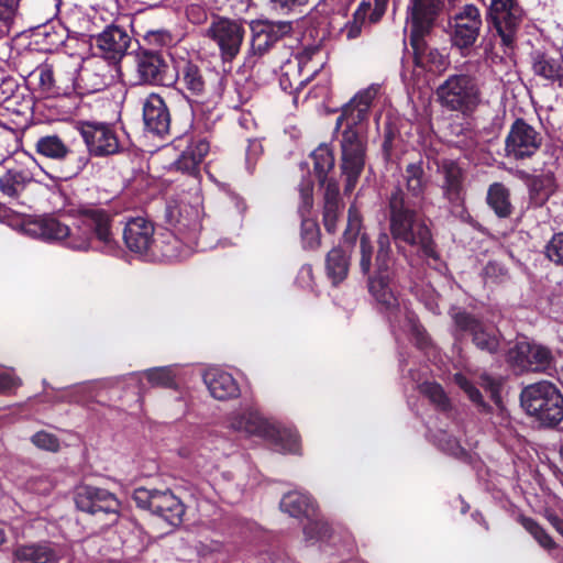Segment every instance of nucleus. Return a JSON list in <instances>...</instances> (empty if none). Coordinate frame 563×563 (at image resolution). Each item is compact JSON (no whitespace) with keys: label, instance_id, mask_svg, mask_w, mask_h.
I'll list each match as a JSON object with an SVG mask.
<instances>
[{"label":"nucleus","instance_id":"36","mask_svg":"<svg viewBox=\"0 0 563 563\" xmlns=\"http://www.w3.org/2000/svg\"><path fill=\"white\" fill-rule=\"evenodd\" d=\"M176 12H183L194 24H202L208 14L216 9V0H167Z\"/></svg>","mask_w":563,"mask_h":563},{"label":"nucleus","instance_id":"12","mask_svg":"<svg viewBox=\"0 0 563 563\" xmlns=\"http://www.w3.org/2000/svg\"><path fill=\"white\" fill-rule=\"evenodd\" d=\"M79 133L90 155L104 157L121 150V142L114 126L103 122H81Z\"/></svg>","mask_w":563,"mask_h":563},{"label":"nucleus","instance_id":"46","mask_svg":"<svg viewBox=\"0 0 563 563\" xmlns=\"http://www.w3.org/2000/svg\"><path fill=\"white\" fill-rule=\"evenodd\" d=\"M20 0H0V31L9 33L19 16Z\"/></svg>","mask_w":563,"mask_h":563},{"label":"nucleus","instance_id":"54","mask_svg":"<svg viewBox=\"0 0 563 563\" xmlns=\"http://www.w3.org/2000/svg\"><path fill=\"white\" fill-rule=\"evenodd\" d=\"M455 384L464 390L468 398L477 404H482V395L479 390L461 373L454 375Z\"/></svg>","mask_w":563,"mask_h":563},{"label":"nucleus","instance_id":"56","mask_svg":"<svg viewBox=\"0 0 563 563\" xmlns=\"http://www.w3.org/2000/svg\"><path fill=\"white\" fill-rule=\"evenodd\" d=\"M146 40L158 46L168 45L173 41L170 33L166 30L150 31L146 34Z\"/></svg>","mask_w":563,"mask_h":563},{"label":"nucleus","instance_id":"3","mask_svg":"<svg viewBox=\"0 0 563 563\" xmlns=\"http://www.w3.org/2000/svg\"><path fill=\"white\" fill-rule=\"evenodd\" d=\"M227 424L230 429L247 437H258L269 442L276 450L284 453L299 452V435L296 430L280 428L265 419L253 407H243L232 411Z\"/></svg>","mask_w":563,"mask_h":563},{"label":"nucleus","instance_id":"41","mask_svg":"<svg viewBox=\"0 0 563 563\" xmlns=\"http://www.w3.org/2000/svg\"><path fill=\"white\" fill-rule=\"evenodd\" d=\"M487 203L499 218H507L512 212L509 190L500 183L489 186Z\"/></svg>","mask_w":563,"mask_h":563},{"label":"nucleus","instance_id":"18","mask_svg":"<svg viewBox=\"0 0 563 563\" xmlns=\"http://www.w3.org/2000/svg\"><path fill=\"white\" fill-rule=\"evenodd\" d=\"M157 235L154 224L143 217L131 218L126 221L123 230V241L126 247L144 257H152Z\"/></svg>","mask_w":563,"mask_h":563},{"label":"nucleus","instance_id":"29","mask_svg":"<svg viewBox=\"0 0 563 563\" xmlns=\"http://www.w3.org/2000/svg\"><path fill=\"white\" fill-rule=\"evenodd\" d=\"M13 556L22 563H58L62 559V549L49 541L33 542L16 545Z\"/></svg>","mask_w":563,"mask_h":563},{"label":"nucleus","instance_id":"61","mask_svg":"<svg viewBox=\"0 0 563 563\" xmlns=\"http://www.w3.org/2000/svg\"><path fill=\"white\" fill-rule=\"evenodd\" d=\"M351 0H322V5L342 16L345 15Z\"/></svg>","mask_w":563,"mask_h":563},{"label":"nucleus","instance_id":"28","mask_svg":"<svg viewBox=\"0 0 563 563\" xmlns=\"http://www.w3.org/2000/svg\"><path fill=\"white\" fill-rule=\"evenodd\" d=\"M388 1L375 0L373 10L369 2H361L353 14V19L339 26L340 35L349 41L358 37L366 22V16L369 14V22H377L385 13Z\"/></svg>","mask_w":563,"mask_h":563},{"label":"nucleus","instance_id":"39","mask_svg":"<svg viewBox=\"0 0 563 563\" xmlns=\"http://www.w3.org/2000/svg\"><path fill=\"white\" fill-rule=\"evenodd\" d=\"M36 152L51 159H74L69 157L73 153L57 135H45L37 139L35 143Z\"/></svg>","mask_w":563,"mask_h":563},{"label":"nucleus","instance_id":"11","mask_svg":"<svg viewBox=\"0 0 563 563\" xmlns=\"http://www.w3.org/2000/svg\"><path fill=\"white\" fill-rule=\"evenodd\" d=\"M201 200L198 195L194 201L173 200L166 207L167 223L183 236H188L190 241L198 240L201 231L202 220Z\"/></svg>","mask_w":563,"mask_h":563},{"label":"nucleus","instance_id":"9","mask_svg":"<svg viewBox=\"0 0 563 563\" xmlns=\"http://www.w3.org/2000/svg\"><path fill=\"white\" fill-rule=\"evenodd\" d=\"M366 129L345 126L342 132L341 170L345 177V194H351L364 169L366 155Z\"/></svg>","mask_w":563,"mask_h":563},{"label":"nucleus","instance_id":"10","mask_svg":"<svg viewBox=\"0 0 563 563\" xmlns=\"http://www.w3.org/2000/svg\"><path fill=\"white\" fill-rule=\"evenodd\" d=\"M135 504L143 509L162 517L172 526H178L185 515V506L170 490L136 488L133 494Z\"/></svg>","mask_w":563,"mask_h":563},{"label":"nucleus","instance_id":"15","mask_svg":"<svg viewBox=\"0 0 563 563\" xmlns=\"http://www.w3.org/2000/svg\"><path fill=\"white\" fill-rule=\"evenodd\" d=\"M509 362L526 372H548L553 368L552 352L540 344L526 340L518 341L508 352Z\"/></svg>","mask_w":563,"mask_h":563},{"label":"nucleus","instance_id":"26","mask_svg":"<svg viewBox=\"0 0 563 563\" xmlns=\"http://www.w3.org/2000/svg\"><path fill=\"white\" fill-rule=\"evenodd\" d=\"M143 120L147 132L157 136L168 133L170 115L161 96L152 93L144 100Z\"/></svg>","mask_w":563,"mask_h":563},{"label":"nucleus","instance_id":"30","mask_svg":"<svg viewBox=\"0 0 563 563\" xmlns=\"http://www.w3.org/2000/svg\"><path fill=\"white\" fill-rule=\"evenodd\" d=\"M455 325L461 331H470L475 345L489 353H495L499 346V339L495 332H488L477 320L464 311L452 312Z\"/></svg>","mask_w":563,"mask_h":563},{"label":"nucleus","instance_id":"33","mask_svg":"<svg viewBox=\"0 0 563 563\" xmlns=\"http://www.w3.org/2000/svg\"><path fill=\"white\" fill-rule=\"evenodd\" d=\"M33 180L32 173L22 165L8 167L0 174V191L2 195L15 198Z\"/></svg>","mask_w":563,"mask_h":563},{"label":"nucleus","instance_id":"40","mask_svg":"<svg viewBox=\"0 0 563 563\" xmlns=\"http://www.w3.org/2000/svg\"><path fill=\"white\" fill-rule=\"evenodd\" d=\"M177 82L194 96L205 91V79L199 67L190 62L184 63L177 73Z\"/></svg>","mask_w":563,"mask_h":563},{"label":"nucleus","instance_id":"4","mask_svg":"<svg viewBox=\"0 0 563 563\" xmlns=\"http://www.w3.org/2000/svg\"><path fill=\"white\" fill-rule=\"evenodd\" d=\"M465 64L460 71L449 75L435 88L437 101L448 111L472 114L482 102V85L478 76Z\"/></svg>","mask_w":563,"mask_h":563},{"label":"nucleus","instance_id":"45","mask_svg":"<svg viewBox=\"0 0 563 563\" xmlns=\"http://www.w3.org/2000/svg\"><path fill=\"white\" fill-rule=\"evenodd\" d=\"M423 174L422 164L420 162L411 163L406 167L405 178L407 189L415 197L421 196L426 188L427 181L423 178Z\"/></svg>","mask_w":563,"mask_h":563},{"label":"nucleus","instance_id":"44","mask_svg":"<svg viewBox=\"0 0 563 563\" xmlns=\"http://www.w3.org/2000/svg\"><path fill=\"white\" fill-rule=\"evenodd\" d=\"M146 378L153 387H170L175 384V366H162L150 368L132 378Z\"/></svg>","mask_w":563,"mask_h":563},{"label":"nucleus","instance_id":"22","mask_svg":"<svg viewBox=\"0 0 563 563\" xmlns=\"http://www.w3.org/2000/svg\"><path fill=\"white\" fill-rule=\"evenodd\" d=\"M136 69L144 84L168 86L174 82V76L167 74L168 65L155 52H141L136 58Z\"/></svg>","mask_w":563,"mask_h":563},{"label":"nucleus","instance_id":"5","mask_svg":"<svg viewBox=\"0 0 563 563\" xmlns=\"http://www.w3.org/2000/svg\"><path fill=\"white\" fill-rule=\"evenodd\" d=\"M389 208L393 238L412 246L426 260H438L429 228L417 219L415 211L404 207L398 192L391 196Z\"/></svg>","mask_w":563,"mask_h":563},{"label":"nucleus","instance_id":"58","mask_svg":"<svg viewBox=\"0 0 563 563\" xmlns=\"http://www.w3.org/2000/svg\"><path fill=\"white\" fill-rule=\"evenodd\" d=\"M263 148L260 141L253 140L249 142V146L246 150V165L249 169L252 168L256 158L261 156Z\"/></svg>","mask_w":563,"mask_h":563},{"label":"nucleus","instance_id":"51","mask_svg":"<svg viewBox=\"0 0 563 563\" xmlns=\"http://www.w3.org/2000/svg\"><path fill=\"white\" fill-rule=\"evenodd\" d=\"M31 442L38 449L57 452L60 448V442L58 438L46 431H38L32 435Z\"/></svg>","mask_w":563,"mask_h":563},{"label":"nucleus","instance_id":"2","mask_svg":"<svg viewBox=\"0 0 563 563\" xmlns=\"http://www.w3.org/2000/svg\"><path fill=\"white\" fill-rule=\"evenodd\" d=\"M0 220L7 221L9 225L16 228L26 236L49 243H62L73 251L98 250L104 253L117 251L111 217L100 208L82 210L74 228H69L54 217L20 220L12 217L2 203H0Z\"/></svg>","mask_w":563,"mask_h":563},{"label":"nucleus","instance_id":"16","mask_svg":"<svg viewBox=\"0 0 563 563\" xmlns=\"http://www.w3.org/2000/svg\"><path fill=\"white\" fill-rule=\"evenodd\" d=\"M542 144V136L522 119H517L510 126L505 141L508 157L523 159L533 156Z\"/></svg>","mask_w":563,"mask_h":563},{"label":"nucleus","instance_id":"59","mask_svg":"<svg viewBox=\"0 0 563 563\" xmlns=\"http://www.w3.org/2000/svg\"><path fill=\"white\" fill-rule=\"evenodd\" d=\"M420 300L424 303L426 308L437 314L440 312L439 308V298L438 295L433 291V289L426 290V294L420 296Z\"/></svg>","mask_w":563,"mask_h":563},{"label":"nucleus","instance_id":"34","mask_svg":"<svg viewBox=\"0 0 563 563\" xmlns=\"http://www.w3.org/2000/svg\"><path fill=\"white\" fill-rule=\"evenodd\" d=\"M351 260V245L346 242L333 247L325 258V271L332 284L336 285L347 276Z\"/></svg>","mask_w":563,"mask_h":563},{"label":"nucleus","instance_id":"32","mask_svg":"<svg viewBox=\"0 0 563 563\" xmlns=\"http://www.w3.org/2000/svg\"><path fill=\"white\" fill-rule=\"evenodd\" d=\"M438 10V0H409L407 7V23H410V35L426 34Z\"/></svg>","mask_w":563,"mask_h":563},{"label":"nucleus","instance_id":"62","mask_svg":"<svg viewBox=\"0 0 563 563\" xmlns=\"http://www.w3.org/2000/svg\"><path fill=\"white\" fill-rule=\"evenodd\" d=\"M29 485L37 494H47L53 488L52 483L46 477L34 478Z\"/></svg>","mask_w":563,"mask_h":563},{"label":"nucleus","instance_id":"64","mask_svg":"<svg viewBox=\"0 0 563 563\" xmlns=\"http://www.w3.org/2000/svg\"><path fill=\"white\" fill-rule=\"evenodd\" d=\"M275 8L291 9L297 5H303L308 0H269Z\"/></svg>","mask_w":563,"mask_h":563},{"label":"nucleus","instance_id":"48","mask_svg":"<svg viewBox=\"0 0 563 563\" xmlns=\"http://www.w3.org/2000/svg\"><path fill=\"white\" fill-rule=\"evenodd\" d=\"M421 394L427 396L440 409L445 410L449 406V400L442 387L432 382H426L419 386Z\"/></svg>","mask_w":563,"mask_h":563},{"label":"nucleus","instance_id":"24","mask_svg":"<svg viewBox=\"0 0 563 563\" xmlns=\"http://www.w3.org/2000/svg\"><path fill=\"white\" fill-rule=\"evenodd\" d=\"M481 23L478 9L472 4L465 5L454 16L453 44L460 48L473 45L477 38Z\"/></svg>","mask_w":563,"mask_h":563},{"label":"nucleus","instance_id":"6","mask_svg":"<svg viewBox=\"0 0 563 563\" xmlns=\"http://www.w3.org/2000/svg\"><path fill=\"white\" fill-rule=\"evenodd\" d=\"M325 59V53L320 45L303 47L282 65L280 88L289 92L299 91L323 69Z\"/></svg>","mask_w":563,"mask_h":563},{"label":"nucleus","instance_id":"8","mask_svg":"<svg viewBox=\"0 0 563 563\" xmlns=\"http://www.w3.org/2000/svg\"><path fill=\"white\" fill-rule=\"evenodd\" d=\"M282 511L294 518H307L308 523L303 528L305 540L309 544L322 545L330 539H334L329 525L322 520H312L317 506L312 497L299 490L285 494L280 500Z\"/></svg>","mask_w":563,"mask_h":563},{"label":"nucleus","instance_id":"1","mask_svg":"<svg viewBox=\"0 0 563 563\" xmlns=\"http://www.w3.org/2000/svg\"><path fill=\"white\" fill-rule=\"evenodd\" d=\"M377 243L378 250L375 252L366 235L360 240L358 266L362 274L368 276V291L377 309L386 316L396 339L400 340L404 335L419 349H426L429 345L428 335L408 303L400 300L390 287L393 258L389 236L380 233Z\"/></svg>","mask_w":563,"mask_h":563},{"label":"nucleus","instance_id":"25","mask_svg":"<svg viewBox=\"0 0 563 563\" xmlns=\"http://www.w3.org/2000/svg\"><path fill=\"white\" fill-rule=\"evenodd\" d=\"M313 184L310 179H303L299 186L300 205L299 213L301 216V238L305 247L314 249L320 243V232L317 223L309 219V212L313 205L312 199Z\"/></svg>","mask_w":563,"mask_h":563},{"label":"nucleus","instance_id":"7","mask_svg":"<svg viewBox=\"0 0 563 563\" xmlns=\"http://www.w3.org/2000/svg\"><path fill=\"white\" fill-rule=\"evenodd\" d=\"M522 408L542 423L553 426L563 420V396L550 382H539L523 388L520 395Z\"/></svg>","mask_w":563,"mask_h":563},{"label":"nucleus","instance_id":"43","mask_svg":"<svg viewBox=\"0 0 563 563\" xmlns=\"http://www.w3.org/2000/svg\"><path fill=\"white\" fill-rule=\"evenodd\" d=\"M555 189L556 184L553 174H541L531 184V199L536 205H542L553 195Z\"/></svg>","mask_w":563,"mask_h":563},{"label":"nucleus","instance_id":"53","mask_svg":"<svg viewBox=\"0 0 563 563\" xmlns=\"http://www.w3.org/2000/svg\"><path fill=\"white\" fill-rule=\"evenodd\" d=\"M340 202L324 203L323 224L328 232L332 233L336 229V221L340 214Z\"/></svg>","mask_w":563,"mask_h":563},{"label":"nucleus","instance_id":"60","mask_svg":"<svg viewBox=\"0 0 563 563\" xmlns=\"http://www.w3.org/2000/svg\"><path fill=\"white\" fill-rule=\"evenodd\" d=\"M20 385V379L11 373H0V394L12 390Z\"/></svg>","mask_w":563,"mask_h":563},{"label":"nucleus","instance_id":"37","mask_svg":"<svg viewBox=\"0 0 563 563\" xmlns=\"http://www.w3.org/2000/svg\"><path fill=\"white\" fill-rule=\"evenodd\" d=\"M210 150L206 139H194L175 162L176 168L192 174Z\"/></svg>","mask_w":563,"mask_h":563},{"label":"nucleus","instance_id":"42","mask_svg":"<svg viewBox=\"0 0 563 563\" xmlns=\"http://www.w3.org/2000/svg\"><path fill=\"white\" fill-rule=\"evenodd\" d=\"M314 173L321 184L325 181L327 175L334 167V155L327 144L319 145L311 154Z\"/></svg>","mask_w":563,"mask_h":563},{"label":"nucleus","instance_id":"52","mask_svg":"<svg viewBox=\"0 0 563 563\" xmlns=\"http://www.w3.org/2000/svg\"><path fill=\"white\" fill-rule=\"evenodd\" d=\"M545 254L550 261L563 265V232L552 236L545 246Z\"/></svg>","mask_w":563,"mask_h":563},{"label":"nucleus","instance_id":"47","mask_svg":"<svg viewBox=\"0 0 563 563\" xmlns=\"http://www.w3.org/2000/svg\"><path fill=\"white\" fill-rule=\"evenodd\" d=\"M437 445L444 452L455 457H463L466 455V450L461 445L460 441L448 433V431L440 430L434 437Z\"/></svg>","mask_w":563,"mask_h":563},{"label":"nucleus","instance_id":"19","mask_svg":"<svg viewBox=\"0 0 563 563\" xmlns=\"http://www.w3.org/2000/svg\"><path fill=\"white\" fill-rule=\"evenodd\" d=\"M292 30L287 21L256 20L251 23V49L254 54H265L275 43Z\"/></svg>","mask_w":563,"mask_h":563},{"label":"nucleus","instance_id":"27","mask_svg":"<svg viewBox=\"0 0 563 563\" xmlns=\"http://www.w3.org/2000/svg\"><path fill=\"white\" fill-rule=\"evenodd\" d=\"M423 36L424 34L410 35L416 65L438 74L444 73L450 66L449 55L430 47Z\"/></svg>","mask_w":563,"mask_h":563},{"label":"nucleus","instance_id":"57","mask_svg":"<svg viewBox=\"0 0 563 563\" xmlns=\"http://www.w3.org/2000/svg\"><path fill=\"white\" fill-rule=\"evenodd\" d=\"M481 385L483 388L490 393V397L497 402L499 389L501 386L500 379L493 378L488 375H483L481 377Z\"/></svg>","mask_w":563,"mask_h":563},{"label":"nucleus","instance_id":"31","mask_svg":"<svg viewBox=\"0 0 563 563\" xmlns=\"http://www.w3.org/2000/svg\"><path fill=\"white\" fill-rule=\"evenodd\" d=\"M203 382L210 395L218 400H228L240 395V387L231 373L220 368H208Z\"/></svg>","mask_w":563,"mask_h":563},{"label":"nucleus","instance_id":"21","mask_svg":"<svg viewBox=\"0 0 563 563\" xmlns=\"http://www.w3.org/2000/svg\"><path fill=\"white\" fill-rule=\"evenodd\" d=\"M198 246V240L190 241L173 228L157 235L152 257L159 255L168 261H179L188 257Z\"/></svg>","mask_w":563,"mask_h":563},{"label":"nucleus","instance_id":"23","mask_svg":"<svg viewBox=\"0 0 563 563\" xmlns=\"http://www.w3.org/2000/svg\"><path fill=\"white\" fill-rule=\"evenodd\" d=\"M132 37L128 30L110 25L96 38V44L104 59L120 60L128 52Z\"/></svg>","mask_w":563,"mask_h":563},{"label":"nucleus","instance_id":"49","mask_svg":"<svg viewBox=\"0 0 563 563\" xmlns=\"http://www.w3.org/2000/svg\"><path fill=\"white\" fill-rule=\"evenodd\" d=\"M31 78L37 81L42 91H53L54 88V74L49 65L43 64L37 66L30 75Z\"/></svg>","mask_w":563,"mask_h":563},{"label":"nucleus","instance_id":"14","mask_svg":"<svg viewBox=\"0 0 563 563\" xmlns=\"http://www.w3.org/2000/svg\"><path fill=\"white\" fill-rule=\"evenodd\" d=\"M244 34L242 23L228 18L213 20L207 29V36L217 44L224 62L232 60L240 53Z\"/></svg>","mask_w":563,"mask_h":563},{"label":"nucleus","instance_id":"20","mask_svg":"<svg viewBox=\"0 0 563 563\" xmlns=\"http://www.w3.org/2000/svg\"><path fill=\"white\" fill-rule=\"evenodd\" d=\"M75 501L77 508L89 514H112L119 509L115 496L106 489L82 485L76 489Z\"/></svg>","mask_w":563,"mask_h":563},{"label":"nucleus","instance_id":"35","mask_svg":"<svg viewBox=\"0 0 563 563\" xmlns=\"http://www.w3.org/2000/svg\"><path fill=\"white\" fill-rule=\"evenodd\" d=\"M438 173L443 177L442 189L450 201L460 199L462 188V169L452 159L443 158L437 163Z\"/></svg>","mask_w":563,"mask_h":563},{"label":"nucleus","instance_id":"55","mask_svg":"<svg viewBox=\"0 0 563 563\" xmlns=\"http://www.w3.org/2000/svg\"><path fill=\"white\" fill-rule=\"evenodd\" d=\"M360 229H361V216H360L357 208L354 205H352L349 209L347 227L344 232L345 241L355 239Z\"/></svg>","mask_w":563,"mask_h":563},{"label":"nucleus","instance_id":"13","mask_svg":"<svg viewBox=\"0 0 563 563\" xmlns=\"http://www.w3.org/2000/svg\"><path fill=\"white\" fill-rule=\"evenodd\" d=\"M380 85L372 84L358 90L342 108V113L336 120V128L345 123V126L363 128L367 130V122L376 99L380 93Z\"/></svg>","mask_w":563,"mask_h":563},{"label":"nucleus","instance_id":"38","mask_svg":"<svg viewBox=\"0 0 563 563\" xmlns=\"http://www.w3.org/2000/svg\"><path fill=\"white\" fill-rule=\"evenodd\" d=\"M533 71L549 81H558L561 86L563 79V58L561 56L539 55L534 59Z\"/></svg>","mask_w":563,"mask_h":563},{"label":"nucleus","instance_id":"63","mask_svg":"<svg viewBox=\"0 0 563 563\" xmlns=\"http://www.w3.org/2000/svg\"><path fill=\"white\" fill-rule=\"evenodd\" d=\"M340 202L339 201V187L336 181H329L325 187L324 203Z\"/></svg>","mask_w":563,"mask_h":563},{"label":"nucleus","instance_id":"17","mask_svg":"<svg viewBox=\"0 0 563 563\" xmlns=\"http://www.w3.org/2000/svg\"><path fill=\"white\" fill-rule=\"evenodd\" d=\"M521 15V9L514 0H492L489 18L503 44L507 47L515 42Z\"/></svg>","mask_w":563,"mask_h":563},{"label":"nucleus","instance_id":"50","mask_svg":"<svg viewBox=\"0 0 563 563\" xmlns=\"http://www.w3.org/2000/svg\"><path fill=\"white\" fill-rule=\"evenodd\" d=\"M521 523L542 548L552 549L554 547L552 538L533 519L522 518Z\"/></svg>","mask_w":563,"mask_h":563}]
</instances>
